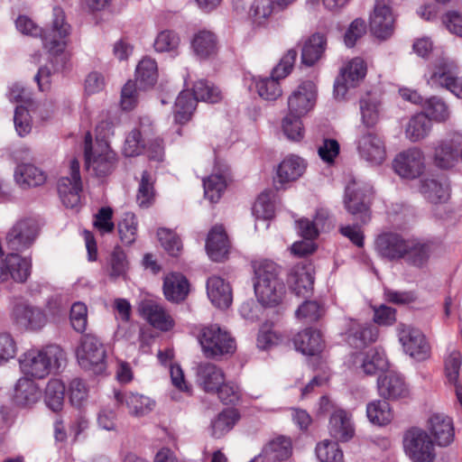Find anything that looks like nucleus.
I'll return each mask as SVG.
<instances>
[{
  "instance_id": "nucleus-59",
  "label": "nucleus",
  "mask_w": 462,
  "mask_h": 462,
  "mask_svg": "<svg viewBox=\"0 0 462 462\" xmlns=\"http://www.w3.org/2000/svg\"><path fill=\"white\" fill-rule=\"evenodd\" d=\"M180 43V39L173 31L164 30L155 38L153 47L157 52H175Z\"/></svg>"
},
{
  "instance_id": "nucleus-46",
  "label": "nucleus",
  "mask_w": 462,
  "mask_h": 462,
  "mask_svg": "<svg viewBox=\"0 0 462 462\" xmlns=\"http://www.w3.org/2000/svg\"><path fill=\"white\" fill-rule=\"evenodd\" d=\"M129 269V262L125 251L116 246L107 257L105 270L111 279L124 278Z\"/></svg>"
},
{
  "instance_id": "nucleus-42",
  "label": "nucleus",
  "mask_w": 462,
  "mask_h": 462,
  "mask_svg": "<svg viewBox=\"0 0 462 462\" xmlns=\"http://www.w3.org/2000/svg\"><path fill=\"white\" fill-rule=\"evenodd\" d=\"M240 416L236 409H226L218 413L210 423V434L214 438H221L230 431Z\"/></svg>"
},
{
  "instance_id": "nucleus-28",
  "label": "nucleus",
  "mask_w": 462,
  "mask_h": 462,
  "mask_svg": "<svg viewBox=\"0 0 462 462\" xmlns=\"http://www.w3.org/2000/svg\"><path fill=\"white\" fill-rule=\"evenodd\" d=\"M307 165V162L303 158L295 154L287 155L277 167V181L281 185L296 181L302 177Z\"/></svg>"
},
{
  "instance_id": "nucleus-34",
  "label": "nucleus",
  "mask_w": 462,
  "mask_h": 462,
  "mask_svg": "<svg viewBox=\"0 0 462 462\" xmlns=\"http://www.w3.org/2000/svg\"><path fill=\"white\" fill-rule=\"evenodd\" d=\"M189 291L188 280L180 273H171L165 276L163 293L169 301L180 302L186 299Z\"/></svg>"
},
{
  "instance_id": "nucleus-9",
  "label": "nucleus",
  "mask_w": 462,
  "mask_h": 462,
  "mask_svg": "<svg viewBox=\"0 0 462 462\" xmlns=\"http://www.w3.org/2000/svg\"><path fill=\"white\" fill-rule=\"evenodd\" d=\"M406 454L413 462H434L436 457L434 442L428 432L420 428L407 430L403 438Z\"/></svg>"
},
{
  "instance_id": "nucleus-22",
  "label": "nucleus",
  "mask_w": 462,
  "mask_h": 462,
  "mask_svg": "<svg viewBox=\"0 0 462 462\" xmlns=\"http://www.w3.org/2000/svg\"><path fill=\"white\" fill-rule=\"evenodd\" d=\"M427 432L439 447L449 446L455 439V428L452 418L444 413H433L427 421Z\"/></svg>"
},
{
  "instance_id": "nucleus-23",
  "label": "nucleus",
  "mask_w": 462,
  "mask_h": 462,
  "mask_svg": "<svg viewBox=\"0 0 462 462\" xmlns=\"http://www.w3.org/2000/svg\"><path fill=\"white\" fill-rule=\"evenodd\" d=\"M411 246V240L396 233H383L375 240V250L379 255L389 260L404 258Z\"/></svg>"
},
{
  "instance_id": "nucleus-51",
  "label": "nucleus",
  "mask_w": 462,
  "mask_h": 462,
  "mask_svg": "<svg viewBox=\"0 0 462 462\" xmlns=\"http://www.w3.org/2000/svg\"><path fill=\"white\" fill-rule=\"evenodd\" d=\"M315 453L319 462H344L343 451L336 441H319L316 445Z\"/></svg>"
},
{
  "instance_id": "nucleus-52",
  "label": "nucleus",
  "mask_w": 462,
  "mask_h": 462,
  "mask_svg": "<svg viewBox=\"0 0 462 462\" xmlns=\"http://www.w3.org/2000/svg\"><path fill=\"white\" fill-rule=\"evenodd\" d=\"M362 123L366 127H374L381 115V102L375 97H365L360 101Z\"/></svg>"
},
{
  "instance_id": "nucleus-47",
  "label": "nucleus",
  "mask_w": 462,
  "mask_h": 462,
  "mask_svg": "<svg viewBox=\"0 0 462 462\" xmlns=\"http://www.w3.org/2000/svg\"><path fill=\"white\" fill-rule=\"evenodd\" d=\"M431 127V123L424 114H416L405 127V136L412 143L419 142L429 135Z\"/></svg>"
},
{
  "instance_id": "nucleus-21",
  "label": "nucleus",
  "mask_w": 462,
  "mask_h": 462,
  "mask_svg": "<svg viewBox=\"0 0 462 462\" xmlns=\"http://www.w3.org/2000/svg\"><path fill=\"white\" fill-rule=\"evenodd\" d=\"M31 260L17 253H11L5 259H0V282L10 279L23 282L31 273Z\"/></svg>"
},
{
  "instance_id": "nucleus-38",
  "label": "nucleus",
  "mask_w": 462,
  "mask_h": 462,
  "mask_svg": "<svg viewBox=\"0 0 462 462\" xmlns=\"http://www.w3.org/2000/svg\"><path fill=\"white\" fill-rule=\"evenodd\" d=\"M275 11L277 9L274 0H254L249 11L254 28H266Z\"/></svg>"
},
{
  "instance_id": "nucleus-31",
  "label": "nucleus",
  "mask_w": 462,
  "mask_h": 462,
  "mask_svg": "<svg viewBox=\"0 0 462 462\" xmlns=\"http://www.w3.org/2000/svg\"><path fill=\"white\" fill-rule=\"evenodd\" d=\"M462 145V136L454 135L448 140L442 141L434 152L435 163L438 167L448 169L452 167L457 160L458 149Z\"/></svg>"
},
{
  "instance_id": "nucleus-6",
  "label": "nucleus",
  "mask_w": 462,
  "mask_h": 462,
  "mask_svg": "<svg viewBox=\"0 0 462 462\" xmlns=\"http://www.w3.org/2000/svg\"><path fill=\"white\" fill-rule=\"evenodd\" d=\"M9 318L14 327L26 332H40L49 323L45 310L25 300L13 302Z\"/></svg>"
},
{
  "instance_id": "nucleus-58",
  "label": "nucleus",
  "mask_w": 462,
  "mask_h": 462,
  "mask_svg": "<svg viewBox=\"0 0 462 462\" xmlns=\"http://www.w3.org/2000/svg\"><path fill=\"white\" fill-rule=\"evenodd\" d=\"M118 233L123 243L131 245L136 239L137 219L134 214L126 212L118 223Z\"/></svg>"
},
{
  "instance_id": "nucleus-18",
  "label": "nucleus",
  "mask_w": 462,
  "mask_h": 462,
  "mask_svg": "<svg viewBox=\"0 0 462 462\" xmlns=\"http://www.w3.org/2000/svg\"><path fill=\"white\" fill-rule=\"evenodd\" d=\"M394 171L402 178L415 179L425 170V156L423 152L416 147L399 153L393 162Z\"/></svg>"
},
{
  "instance_id": "nucleus-57",
  "label": "nucleus",
  "mask_w": 462,
  "mask_h": 462,
  "mask_svg": "<svg viewBox=\"0 0 462 462\" xmlns=\"http://www.w3.org/2000/svg\"><path fill=\"white\" fill-rule=\"evenodd\" d=\"M14 396L18 403L27 405L36 401L38 392L32 381L21 378L16 383Z\"/></svg>"
},
{
  "instance_id": "nucleus-44",
  "label": "nucleus",
  "mask_w": 462,
  "mask_h": 462,
  "mask_svg": "<svg viewBox=\"0 0 462 462\" xmlns=\"http://www.w3.org/2000/svg\"><path fill=\"white\" fill-rule=\"evenodd\" d=\"M158 79V68L155 60L144 57L141 60L135 69V83L139 88L152 87Z\"/></svg>"
},
{
  "instance_id": "nucleus-48",
  "label": "nucleus",
  "mask_w": 462,
  "mask_h": 462,
  "mask_svg": "<svg viewBox=\"0 0 462 462\" xmlns=\"http://www.w3.org/2000/svg\"><path fill=\"white\" fill-rule=\"evenodd\" d=\"M326 44L327 40L324 35L320 33L313 34L302 49V62L310 66L317 62L322 57L326 50Z\"/></svg>"
},
{
  "instance_id": "nucleus-19",
  "label": "nucleus",
  "mask_w": 462,
  "mask_h": 462,
  "mask_svg": "<svg viewBox=\"0 0 462 462\" xmlns=\"http://www.w3.org/2000/svg\"><path fill=\"white\" fill-rule=\"evenodd\" d=\"M353 365L366 375H374L386 371L389 367V361L383 348L374 347L356 354L353 356Z\"/></svg>"
},
{
  "instance_id": "nucleus-27",
  "label": "nucleus",
  "mask_w": 462,
  "mask_h": 462,
  "mask_svg": "<svg viewBox=\"0 0 462 462\" xmlns=\"http://www.w3.org/2000/svg\"><path fill=\"white\" fill-rule=\"evenodd\" d=\"M190 47L194 54L200 60L215 57L219 49L217 36L209 30H199L195 32L190 41Z\"/></svg>"
},
{
  "instance_id": "nucleus-14",
  "label": "nucleus",
  "mask_w": 462,
  "mask_h": 462,
  "mask_svg": "<svg viewBox=\"0 0 462 462\" xmlns=\"http://www.w3.org/2000/svg\"><path fill=\"white\" fill-rule=\"evenodd\" d=\"M367 66L365 61L356 57L348 60L340 69V74L334 84V96L336 98H343L348 88H355L365 77Z\"/></svg>"
},
{
  "instance_id": "nucleus-1",
  "label": "nucleus",
  "mask_w": 462,
  "mask_h": 462,
  "mask_svg": "<svg viewBox=\"0 0 462 462\" xmlns=\"http://www.w3.org/2000/svg\"><path fill=\"white\" fill-rule=\"evenodd\" d=\"M15 26L23 34L32 37L41 36L44 49L51 55L64 51L70 33V26L65 21V14L58 6L53 8L51 27L47 32L43 33L42 29L26 15L18 16L15 20Z\"/></svg>"
},
{
  "instance_id": "nucleus-63",
  "label": "nucleus",
  "mask_w": 462,
  "mask_h": 462,
  "mask_svg": "<svg viewBox=\"0 0 462 462\" xmlns=\"http://www.w3.org/2000/svg\"><path fill=\"white\" fill-rule=\"evenodd\" d=\"M430 256L429 246L411 240V246L405 254L406 261L417 267L423 266Z\"/></svg>"
},
{
  "instance_id": "nucleus-39",
  "label": "nucleus",
  "mask_w": 462,
  "mask_h": 462,
  "mask_svg": "<svg viewBox=\"0 0 462 462\" xmlns=\"http://www.w3.org/2000/svg\"><path fill=\"white\" fill-rule=\"evenodd\" d=\"M46 179L45 172L32 164H20L14 171V180L22 188L40 186Z\"/></svg>"
},
{
  "instance_id": "nucleus-53",
  "label": "nucleus",
  "mask_w": 462,
  "mask_h": 462,
  "mask_svg": "<svg viewBox=\"0 0 462 462\" xmlns=\"http://www.w3.org/2000/svg\"><path fill=\"white\" fill-rule=\"evenodd\" d=\"M205 197L212 203L217 202L226 188V179L222 173L211 174L203 180Z\"/></svg>"
},
{
  "instance_id": "nucleus-49",
  "label": "nucleus",
  "mask_w": 462,
  "mask_h": 462,
  "mask_svg": "<svg viewBox=\"0 0 462 462\" xmlns=\"http://www.w3.org/2000/svg\"><path fill=\"white\" fill-rule=\"evenodd\" d=\"M423 113L430 122H446L450 116V110L446 102L438 97H431L422 104Z\"/></svg>"
},
{
  "instance_id": "nucleus-62",
  "label": "nucleus",
  "mask_w": 462,
  "mask_h": 462,
  "mask_svg": "<svg viewBox=\"0 0 462 462\" xmlns=\"http://www.w3.org/2000/svg\"><path fill=\"white\" fill-rule=\"evenodd\" d=\"M282 341V336L273 329V324L264 323L261 326L257 336V346L269 349Z\"/></svg>"
},
{
  "instance_id": "nucleus-4",
  "label": "nucleus",
  "mask_w": 462,
  "mask_h": 462,
  "mask_svg": "<svg viewBox=\"0 0 462 462\" xmlns=\"http://www.w3.org/2000/svg\"><path fill=\"white\" fill-rule=\"evenodd\" d=\"M110 127L108 123H102L97 127L96 141L93 143L90 133L85 135V166L97 176L109 174L116 163V153L111 150L106 140Z\"/></svg>"
},
{
  "instance_id": "nucleus-17",
  "label": "nucleus",
  "mask_w": 462,
  "mask_h": 462,
  "mask_svg": "<svg viewBox=\"0 0 462 462\" xmlns=\"http://www.w3.org/2000/svg\"><path fill=\"white\" fill-rule=\"evenodd\" d=\"M38 235V225L34 219L24 218L17 221L6 235L10 250L23 252L29 248Z\"/></svg>"
},
{
  "instance_id": "nucleus-61",
  "label": "nucleus",
  "mask_w": 462,
  "mask_h": 462,
  "mask_svg": "<svg viewBox=\"0 0 462 462\" xmlns=\"http://www.w3.org/2000/svg\"><path fill=\"white\" fill-rule=\"evenodd\" d=\"M158 239L169 254L177 256L182 249V243L179 236L171 229L159 228L157 231Z\"/></svg>"
},
{
  "instance_id": "nucleus-30",
  "label": "nucleus",
  "mask_w": 462,
  "mask_h": 462,
  "mask_svg": "<svg viewBox=\"0 0 462 462\" xmlns=\"http://www.w3.org/2000/svg\"><path fill=\"white\" fill-rule=\"evenodd\" d=\"M208 296L217 308L226 309L233 300L232 290L228 282L219 276H212L207 282Z\"/></svg>"
},
{
  "instance_id": "nucleus-29",
  "label": "nucleus",
  "mask_w": 462,
  "mask_h": 462,
  "mask_svg": "<svg viewBox=\"0 0 462 462\" xmlns=\"http://www.w3.org/2000/svg\"><path fill=\"white\" fill-rule=\"evenodd\" d=\"M288 283L297 296H309L312 292L314 284L311 268L306 265H296L290 272Z\"/></svg>"
},
{
  "instance_id": "nucleus-55",
  "label": "nucleus",
  "mask_w": 462,
  "mask_h": 462,
  "mask_svg": "<svg viewBox=\"0 0 462 462\" xmlns=\"http://www.w3.org/2000/svg\"><path fill=\"white\" fill-rule=\"evenodd\" d=\"M273 193L269 190L262 192L253 206V214L258 219H270L274 216Z\"/></svg>"
},
{
  "instance_id": "nucleus-40",
  "label": "nucleus",
  "mask_w": 462,
  "mask_h": 462,
  "mask_svg": "<svg viewBox=\"0 0 462 462\" xmlns=\"http://www.w3.org/2000/svg\"><path fill=\"white\" fill-rule=\"evenodd\" d=\"M197 102L193 93L188 90L180 92L174 104V121L180 125L189 122L196 109Z\"/></svg>"
},
{
  "instance_id": "nucleus-5",
  "label": "nucleus",
  "mask_w": 462,
  "mask_h": 462,
  "mask_svg": "<svg viewBox=\"0 0 462 462\" xmlns=\"http://www.w3.org/2000/svg\"><path fill=\"white\" fill-rule=\"evenodd\" d=\"M427 84L432 88H445L462 98V77L457 62L446 56L439 57L425 74Z\"/></svg>"
},
{
  "instance_id": "nucleus-10",
  "label": "nucleus",
  "mask_w": 462,
  "mask_h": 462,
  "mask_svg": "<svg viewBox=\"0 0 462 462\" xmlns=\"http://www.w3.org/2000/svg\"><path fill=\"white\" fill-rule=\"evenodd\" d=\"M396 332L405 354L418 361L425 360L430 356V346L420 329L411 325L399 323Z\"/></svg>"
},
{
  "instance_id": "nucleus-54",
  "label": "nucleus",
  "mask_w": 462,
  "mask_h": 462,
  "mask_svg": "<svg viewBox=\"0 0 462 462\" xmlns=\"http://www.w3.org/2000/svg\"><path fill=\"white\" fill-rule=\"evenodd\" d=\"M155 200L153 180L151 174L143 171L136 195V202L140 208H148Z\"/></svg>"
},
{
  "instance_id": "nucleus-50",
  "label": "nucleus",
  "mask_w": 462,
  "mask_h": 462,
  "mask_svg": "<svg viewBox=\"0 0 462 462\" xmlns=\"http://www.w3.org/2000/svg\"><path fill=\"white\" fill-rule=\"evenodd\" d=\"M65 396V385L60 379H51L45 389V402L53 411L62 409Z\"/></svg>"
},
{
  "instance_id": "nucleus-12",
  "label": "nucleus",
  "mask_w": 462,
  "mask_h": 462,
  "mask_svg": "<svg viewBox=\"0 0 462 462\" xmlns=\"http://www.w3.org/2000/svg\"><path fill=\"white\" fill-rule=\"evenodd\" d=\"M318 88L312 80H304L293 89L287 98L288 114L302 117L310 112L317 101Z\"/></svg>"
},
{
  "instance_id": "nucleus-26",
  "label": "nucleus",
  "mask_w": 462,
  "mask_h": 462,
  "mask_svg": "<svg viewBox=\"0 0 462 462\" xmlns=\"http://www.w3.org/2000/svg\"><path fill=\"white\" fill-rule=\"evenodd\" d=\"M115 398L118 404L125 406L128 413L134 417H143L151 412L155 402L150 397L134 392H116Z\"/></svg>"
},
{
  "instance_id": "nucleus-20",
  "label": "nucleus",
  "mask_w": 462,
  "mask_h": 462,
  "mask_svg": "<svg viewBox=\"0 0 462 462\" xmlns=\"http://www.w3.org/2000/svg\"><path fill=\"white\" fill-rule=\"evenodd\" d=\"M395 17L384 0H375L374 12L370 15L371 32L380 39L389 38L394 31Z\"/></svg>"
},
{
  "instance_id": "nucleus-43",
  "label": "nucleus",
  "mask_w": 462,
  "mask_h": 462,
  "mask_svg": "<svg viewBox=\"0 0 462 462\" xmlns=\"http://www.w3.org/2000/svg\"><path fill=\"white\" fill-rule=\"evenodd\" d=\"M366 416L374 425L385 426L393 421L394 413L386 401L375 400L367 404Z\"/></svg>"
},
{
  "instance_id": "nucleus-7",
  "label": "nucleus",
  "mask_w": 462,
  "mask_h": 462,
  "mask_svg": "<svg viewBox=\"0 0 462 462\" xmlns=\"http://www.w3.org/2000/svg\"><path fill=\"white\" fill-rule=\"evenodd\" d=\"M199 341L204 356L208 358L217 359L231 355L236 348L235 338L217 325L203 328Z\"/></svg>"
},
{
  "instance_id": "nucleus-15",
  "label": "nucleus",
  "mask_w": 462,
  "mask_h": 462,
  "mask_svg": "<svg viewBox=\"0 0 462 462\" xmlns=\"http://www.w3.org/2000/svg\"><path fill=\"white\" fill-rule=\"evenodd\" d=\"M137 310L152 327L161 331H169L175 325L171 314L151 296H144L139 301Z\"/></svg>"
},
{
  "instance_id": "nucleus-37",
  "label": "nucleus",
  "mask_w": 462,
  "mask_h": 462,
  "mask_svg": "<svg viewBox=\"0 0 462 462\" xmlns=\"http://www.w3.org/2000/svg\"><path fill=\"white\" fill-rule=\"evenodd\" d=\"M420 192L431 203H444L449 199V184L445 178L425 179Z\"/></svg>"
},
{
  "instance_id": "nucleus-3",
  "label": "nucleus",
  "mask_w": 462,
  "mask_h": 462,
  "mask_svg": "<svg viewBox=\"0 0 462 462\" xmlns=\"http://www.w3.org/2000/svg\"><path fill=\"white\" fill-rule=\"evenodd\" d=\"M66 361L65 352L56 345L27 350L19 360L22 373L31 378L42 379L57 372Z\"/></svg>"
},
{
  "instance_id": "nucleus-16",
  "label": "nucleus",
  "mask_w": 462,
  "mask_h": 462,
  "mask_svg": "<svg viewBox=\"0 0 462 462\" xmlns=\"http://www.w3.org/2000/svg\"><path fill=\"white\" fill-rule=\"evenodd\" d=\"M356 144L359 157L367 163L378 166L386 160L385 143L376 134L371 132L361 134Z\"/></svg>"
},
{
  "instance_id": "nucleus-64",
  "label": "nucleus",
  "mask_w": 462,
  "mask_h": 462,
  "mask_svg": "<svg viewBox=\"0 0 462 462\" xmlns=\"http://www.w3.org/2000/svg\"><path fill=\"white\" fill-rule=\"evenodd\" d=\"M70 323L72 328L82 333L86 330L88 325V308L85 303L78 301L70 308Z\"/></svg>"
},
{
  "instance_id": "nucleus-60",
  "label": "nucleus",
  "mask_w": 462,
  "mask_h": 462,
  "mask_svg": "<svg viewBox=\"0 0 462 462\" xmlns=\"http://www.w3.org/2000/svg\"><path fill=\"white\" fill-rule=\"evenodd\" d=\"M194 96L197 100L208 103H217L222 98L221 91L214 84L199 80L194 86Z\"/></svg>"
},
{
  "instance_id": "nucleus-32",
  "label": "nucleus",
  "mask_w": 462,
  "mask_h": 462,
  "mask_svg": "<svg viewBox=\"0 0 462 462\" xmlns=\"http://www.w3.org/2000/svg\"><path fill=\"white\" fill-rule=\"evenodd\" d=\"M197 382L207 393H215L225 382L221 368L212 363H202L197 367Z\"/></svg>"
},
{
  "instance_id": "nucleus-33",
  "label": "nucleus",
  "mask_w": 462,
  "mask_h": 462,
  "mask_svg": "<svg viewBox=\"0 0 462 462\" xmlns=\"http://www.w3.org/2000/svg\"><path fill=\"white\" fill-rule=\"evenodd\" d=\"M294 346L303 355L315 356L323 350L324 340L319 330L309 328L296 335Z\"/></svg>"
},
{
  "instance_id": "nucleus-45",
  "label": "nucleus",
  "mask_w": 462,
  "mask_h": 462,
  "mask_svg": "<svg viewBox=\"0 0 462 462\" xmlns=\"http://www.w3.org/2000/svg\"><path fill=\"white\" fill-rule=\"evenodd\" d=\"M378 336L379 329L375 326L354 323L349 328L348 342L359 347L375 342Z\"/></svg>"
},
{
  "instance_id": "nucleus-13",
  "label": "nucleus",
  "mask_w": 462,
  "mask_h": 462,
  "mask_svg": "<svg viewBox=\"0 0 462 462\" xmlns=\"http://www.w3.org/2000/svg\"><path fill=\"white\" fill-rule=\"evenodd\" d=\"M57 186L63 205L67 208H76L80 203L82 191L79 162L77 159L74 158L70 161L69 175L61 177Z\"/></svg>"
},
{
  "instance_id": "nucleus-35",
  "label": "nucleus",
  "mask_w": 462,
  "mask_h": 462,
  "mask_svg": "<svg viewBox=\"0 0 462 462\" xmlns=\"http://www.w3.org/2000/svg\"><path fill=\"white\" fill-rule=\"evenodd\" d=\"M206 250L210 259L218 262L223 260L228 252V240L221 226H214L208 233Z\"/></svg>"
},
{
  "instance_id": "nucleus-8",
  "label": "nucleus",
  "mask_w": 462,
  "mask_h": 462,
  "mask_svg": "<svg viewBox=\"0 0 462 462\" xmlns=\"http://www.w3.org/2000/svg\"><path fill=\"white\" fill-rule=\"evenodd\" d=\"M79 365L94 374H101L106 369V352L103 343L92 334L84 335L76 350Z\"/></svg>"
},
{
  "instance_id": "nucleus-24",
  "label": "nucleus",
  "mask_w": 462,
  "mask_h": 462,
  "mask_svg": "<svg viewBox=\"0 0 462 462\" xmlns=\"http://www.w3.org/2000/svg\"><path fill=\"white\" fill-rule=\"evenodd\" d=\"M377 389L380 396L389 400L405 398L410 393L409 387L402 376L393 371L378 377Z\"/></svg>"
},
{
  "instance_id": "nucleus-25",
  "label": "nucleus",
  "mask_w": 462,
  "mask_h": 462,
  "mask_svg": "<svg viewBox=\"0 0 462 462\" xmlns=\"http://www.w3.org/2000/svg\"><path fill=\"white\" fill-rule=\"evenodd\" d=\"M328 430L337 441L346 442L355 435L352 415L345 410L336 409L329 417Z\"/></svg>"
},
{
  "instance_id": "nucleus-41",
  "label": "nucleus",
  "mask_w": 462,
  "mask_h": 462,
  "mask_svg": "<svg viewBox=\"0 0 462 462\" xmlns=\"http://www.w3.org/2000/svg\"><path fill=\"white\" fill-rule=\"evenodd\" d=\"M328 218L327 209L319 208L317 210L314 220L301 218L296 222L299 233L308 240H313L319 236L320 230L326 228V221Z\"/></svg>"
},
{
  "instance_id": "nucleus-56",
  "label": "nucleus",
  "mask_w": 462,
  "mask_h": 462,
  "mask_svg": "<svg viewBox=\"0 0 462 462\" xmlns=\"http://www.w3.org/2000/svg\"><path fill=\"white\" fill-rule=\"evenodd\" d=\"M259 96L266 100H275L282 94L279 80L273 75L269 78L254 79Z\"/></svg>"
},
{
  "instance_id": "nucleus-11",
  "label": "nucleus",
  "mask_w": 462,
  "mask_h": 462,
  "mask_svg": "<svg viewBox=\"0 0 462 462\" xmlns=\"http://www.w3.org/2000/svg\"><path fill=\"white\" fill-rule=\"evenodd\" d=\"M373 193L372 188L361 181L351 180L346 187L345 207L352 215H358L365 224L369 218L368 203Z\"/></svg>"
},
{
  "instance_id": "nucleus-36",
  "label": "nucleus",
  "mask_w": 462,
  "mask_h": 462,
  "mask_svg": "<svg viewBox=\"0 0 462 462\" xmlns=\"http://www.w3.org/2000/svg\"><path fill=\"white\" fill-rule=\"evenodd\" d=\"M263 455L273 462H282L289 459L292 455V442L290 438L279 436L270 440L263 448Z\"/></svg>"
},
{
  "instance_id": "nucleus-2",
  "label": "nucleus",
  "mask_w": 462,
  "mask_h": 462,
  "mask_svg": "<svg viewBox=\"0 0 462 462\" xmlns=\"http://www.w3.org/2000/svg\"><path fill=\"white\" fill-rule=\"evenodd\" d=\"M254 288L258 301L273 307L280 304L285 295V285L279 278L280 267L270 260L253 263Z\"/></svg>"
}]
</instances>
